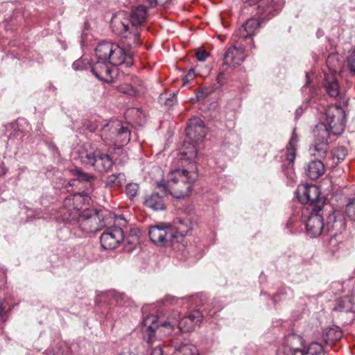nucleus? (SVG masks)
Wrapping results in <instances>:
<instances>
[{"instance_id": "b1692460", "label": "nucleus", "mask_w": 355, "mask_h": 355, "mask_svg": "<svg viewBox=\"0 0 355 355\" xmlns=\"http://www.w3.org/2000/svg\"><path fill=\"white\" fill-rule=\"evenodd\" d=\"M299 139L295 130H293L291 137L289 140L287 152H286V159L289 161V163H293L296 157V148L298 143Z\"/></svg>"}, {"instance_id": "864d4df0", "label": "nucleus", "mask_w": 355, "mask_h": 355, "mask_svg": "<svg viewBox=\"0 0 355 355\" xmlns=\"http://www.w3.org/2000/svg\"><path fill=\"white\" fill-rule=\"evenodd\" d=\"M312 89H313V90H316V89H317V88H315V87H313V88H312Z\"/></svg>"}, {"instance_id": "f8f14e48", "label": "nucleus", "mask_w": 355, "mask_h": 355, "mask_svg": "<svg viewBox=\"0 0 355 355\" xmlns=\"http://www.w3.org/2000/svg\"><path fill=\"white\" fill-rule=\"evenodd\" d=\"M102 135L110 132V139L114 143L122 146L127 144L130 140V131L129 128L124 126L120 121H111L103 125Z\"/></svg>"}, {"instance_id": "423d86ee", "label": "nucleus", "mask_w": 355, "mask_h": 355, "mask_svg": "<svg viewBox=\"0 0 355 355\" xmlns=\"http://www.w3.org/2000/svg\"><path fill=\"white\" fill-rule=\"evenodd\" d=\"M186 135L189 140L188 150L182 152V158L191 161L197 157L196 144L202 142L207 132L204 121L198 117L190 119L186 128Z\"/></svg>"}, {"instance_id": "ddd939ff", "label": "nucleus", "mask_w": 355, "mask_h": 355, "mask_svg": "<svg viewBox=\"0 0 355 355\" xmlns=\"http://www.w3.org/2000/svg\"><path fill=\"white\" fill-rule=\"evenodd\" d=\"M149 237L150 241L156 244H166L169 243L175 245V240L177 236L174 234V230L170 225L160 224L153 226L149 230Z\"/></svg>"}, {"instance_id": "4c0bfd02", "label": "nucleus", "mask_w": 355, "mask_h": 355, "mask_svg": "<svg viewBox=\"0 0 355 355\" xmlns=\"http://www.w3.org/2000/svg\"><path fill=\"white\" fill-rule=\"evenodd\" d=\"M347 66L350 71L355 74V50L347 58Z\"/></svg>"}, {"instance_id": "4468645a", "label": "nucleus", "mask_w": 355, "mask_h": 355, "mask_svg": "<svg viewBox=\"0 0 355 355\" xmlns=\"http://www.w3.org/2000/svg\"><path fill=\"white\" fill-rule=\"evenodd\" d=\"M250 4L257 3V14L261 20H269L282 8L283 0H246Z\"/></svg>"}, {"instance_id": "603ef678", "label": "nucleus", "mask_w": 355, "mask_h": 355, "mask_svg": "<svg viewBox=\"0 0 355 355\" xmlns=\"http://www.w3.org/2000/svg\"><path fill=\"white\" fill-rule=\"evenodd\" d=\"M290 225H291V222L288 221V223H287V227H290Z\"/></svg>"}, {"instance_id": "4be33fe9", "label": "nucleus", "mask_w": 355, "mask_h": 355, "mask_svg": "<svg viewBox=\"0 0 355 355\" xmlns=\"http://www.w3.org/2000/svg\"><path fill=\"white\" fill-rule=\"evenodd\" d=\"M193 229L192 223L188 218H177L175 221L174 234L177 236L175 242H178V237H184Z\"/></svg>"}, {"instance_id": "bb28decb", "label": "nucleus", "mask_w": 355, "mask_h": 355, "mask_svg": "<svg viewBox=\"0 0 355 355\" xmlns=\"http://www.w3.org/2000/svg\"><path fill=\"white\" fill-rule=\"evenodd\" d=\"M347 155V150L344 146H339L334 148L331 152V157L333 164L336 166L343 161Z\"/></svg>"}, {"instance_id": "a878e982", "label": "nucleus", "mask_w": 355, "mask_h": 355, "mask_svg": "<svg viewBox=\"0 0 355 355\" xmlns=\"http://www.w3.org/2000/svg\"><path fill=\"white\" fill-rule=\"evenodd\" d=\"M126 182L125 175L124 173H119L116 174H112L109 175L105 181V184L108 187H121Z\"/></svg>"}, {"instance_id": "393cba45", "label": "nucleus", "mask_w": 355, "mask_h": 355, "mask_svg": "<svg viewBox=\"0 0 355 355\" xmlns=\"http://www.w3.org/2000/svg\"><path fill=\"white\" fill-rule=\"evenodd\" d=\"M329 238L324 241L325 246L332 253H335L339 249L340 243V232L336 231L334 233H330L328 235Z\"/></svg>"}, {"instance_id": "9d476101", "label": "nucleus", "mask_w": 355, "mask_h": 355, "mask_svg": "<svg viewBox=\"0 0 355 355\" xmlns=\"http://www.w3.org/2000/svg\"><path fill=\"white\" fill-rule=\"evenodd\" d=\"M298 200L308 205L313 211H320L324 205V200L320 196V189L315 185H300L296 190Z\"/></svg>"}, {"instance_id": "49530a36", "label": "nucleus", "mask_w": 355, "mask_h": 355, "mask_svg": "<svg viewBox=\"0 0 355 355\" xmlns=\"http://www.w3.org/2000/svg\"><path fill=\"white\" fill-rule=\"evenodd\" d=\"M76 181V179H73V180H70L69 182H68V185L69 186H72L73 185V182Z\"/></svg>"}, {"instance_id": "20e7f679", "label": "nucleus", "mask_w": 355, "mask_h": 355, "mask_svg": "<svg viewBox=\"0 0 355 355\" xmlns=\"http://www.w3.org/2000/svg\"><path fill=\"white\" fill-rule=\"evenodd\" d=\"M96 58L107 60L110 65L125 64L130 67L133 64V55L131 52H126L124 48L110 42L99 43L95 49Z\"/></svg>"}, {"instance_id": "dca6fc26", "label": "nucleus", "mask_w": 355, "mask_h": 355, "mask_svg": "<svg viewBox=\"0 0 355 355\" xmlns=\"http://www.w3.org/2000/svg\"><path fill=\"white\" fill-rule=\"evenodd\" d=\"M157 184L160 191L146 195L144 204L146 207L155 211L164 210L166 208V197L168 195V191L165 183L159 182Z\"/></svg>"}, {"instance_id": "6e6552de", "label": "nucleus", "mask_w": 355, "mask_h": 355, "mask_svg": "<svg viewBox=\"0 0 355 355\" xmlns=\"http://www.w3.org/2000/svg\"><path fill=\"white\" fill-rule=\"evenodd\" d=\"M71 224L78 225L85 233H94L105 226L103 211L96 209L83 210Z\"/></svg>"}, {"instance_id": "c85d7f7f", "label": "nucleus", "mask_w": 355, "mask_h": 355, "mask_svg": "<svg viewBox=\"0 0 355 355\" xmlns=\"http://www.w3.org/2000/svg\"><path fill=\"white\" fill-rule=\"evenodd\" d=\"M338 225H341V221H337L335 211H332L327 217L324 230H326L329 234L334 233V230Z\"/></svg>"}, {"instance_id": "cd10ccee", "label": "nucleus", "mask_w": 355, "mask_h": 355, "mask_svg": "<svg viewBox=\"0 0 355 355\" xmlns=\"http://www.w3.org/2000/svg\"><path fill=\"white\" fill-rule=\"evenodd\" d=\"M74 176L76 177V180L81 182H87L89 184L91 189L92 190V182L96 180V177L93 175H90L83 172L78 168H76L72 171Z\"/></svg>"}, {"instance_id": "a19ab883", "label": "nucleus", "mask_w": 355, "mask_h": 355, "mask_svg": "<svg viewBox=\"0 0 355 355\" xmlns=\"http://www.w3.org/2000/svg\"><path fill=\"white\" fill-rule=\"evenodd\" d=\"M208 55V53L204 50H198L196 52L197 60L200 62L205 61Z\"/></svg>"}, {"instance_id": "8fccbe9b", "label": "nucleus", "mask_w": 355, "mask_h": 355, "mask_svg": "<svg viewBox=\"0 0 355 355\" xmlns=\"http://www.w3.org/2000/svg\"><path fill=\"white\" fill-rule=\"evenodd\" d=\"M132 239L133 240H135L136 242H137V241H138V238H137V237L132 236Z\"/></svg>"}, {"instance_id": "f257e3e1", "label": "nucleus", "mask_w": 355, "mask_h": 355, "mask_svg": "<svg viewBox=\"0 0 355 355\" xmlns=\"http://www.w3.org/2000/svg\"><path fill=\"white\" fill-rule=\"evenodd\" d=\"M320 122L313 130L315 139L310 146L311 155L324 158L329 149L330 135H340L345 130V112H320Z\"/></svg>"}, {"instance_id": "c9c22d12", "label": "nucleus", "mask_w": 355, "mask_h": 355, "mask_svg": "<svg viewBox=\"0 0 355 355\" xmlns=\"http://www.w3.org/2000/svg\"><path fill=\"white\" fill-rule=\"evenodd\" d=\"M87 64L88 63L86 62L85 60L80 58L73 62L72 67L76 71L83 70L88 68Z\"/></svg>"}, {"instance_id": "412c9836", "label": "nucleus", "mask_w": 355, "mask_h": 355, "mask_svg": "<svg viewBox=\"0 0 355 355\" xmlns=\"http://www.w3.org/2000/svg\"><path fill=\"white\" fill-rule=\"evenodd\" d=\"M107 60L97 58L96 62L91 67V71L99 80H106L111 73V68Z\"/></svg>"}, {"instance_id": "f704fd0d", "label": "nucleus", "mask_w": 355, "mask_h": 355, "mask_svg": "<svg viewBox=\"0 0 355 355\" xmlns=\"http://www.w3.org/2000/svg\"><path fill=\"white\" fill-rule=\"evenodd\" d=\"M214 92L212 88L204 87L196 92V98L199 101L210 95Z\"/></svg>"}, {"instance_id": "2f4dec72", "label": "nucleus", "mask_w": 355, "mask_h": 355, "mask_svg": "<svg viewBox=\"0 0 355 355\" xmlns=\"http://www.w3.org/2000/svg\"><path fill=\"white\" fill-rule=\"evenodd\" d=\"M139 186L137 183H129L125 187V193L130 198L135 197L139 192Z\"/></svg>"}, {"instance_id": "58836bf2", "label": "nucleus", "mask_w": 355, "mask_h": 355, "mask_svg": "<svg viewBox=\"0 0 355 355\" xmlns=\"http://www.w3.org/2000/svg\"><path fill=\"white\" fill-rule=\"evenodd\" d=\"M121 89L123 93L132 96H136L139 94V91L137 88L130 85H126L124 87H122Z\"/></svg>"}, {"instance_id": "ea45409f", "label": "nucleus", "mask_w": 355, "mask_h": 355, "mask_svg": "<svg viewBox=\"0 0 355 355\" xmlns=\"http://www.w3.org/2000/svg\"><path fill=\"white\" fill-rule=\"evenodd\" d=\"M178 301V298H176L174 296H171V295H166L162 300L163 304H168V305L169 304H174L177 303Z\"/></svg>"}, {"instance_id": "5fc2aeb1", "label": "nucleus", "mask_w": 355, "mask_h": 355, "mask_svg": "<svg viewBox=\"0 0 355 355\" xmlns=\"http://www.w3.org/2000/svg\"><path fill=\"white\" fill-rule=\"evenodd\" d=\"M118 303L119 304V305H123V304H122L121 302H119V301H118Z\"/></svg>"}, {"instance_id": "09e8293b", "label": "nucleus", "mask_w": 355, "mask_h": 355, "mask_svg": "<svg viewBox=\"0 0 355 355\" xmlns=\"http://www.w3.org/2000/svg\"><path fill=\"white\" fill-rule=\"evenodd\" d=\"M306 78H307V80H306V83L305 87H306L307 85L309 84V76H308V75H306Z\"/></svg>"}, {"instance_id": "c03bdc74", "label": "nucleus", "mask_w": 355, "mask_h": 355, "mask_svg": "<svg viewBox=\"0 0 355 355\" xmlns=\"http://www.w3.org/2000/svg\"><path fill=\"white\" fill-rule=\"evenodd\" d=\"M225 73V71H221L219 72V73L217 76V82L219 85H222L224 83V81L223 80V76Z\"/></svg>"}, {"instance_id": "7ed1b4c3", "label": "nucleus", "mask_w": 355, "mask_h": 355, "mask_svg": "<svg viewBox=\"0 0 355 355\" xmlns=\"http://www.w3.org/2000/svg\"><path fill=\"white\" fill-rule=\"evenodd\" d=\"M127 12L120 11L111 19L112 31L122 39L124 48L133 49L141 44L139 33L137 28H130Z\"/></svg>"}, {"instance_id": "3c124183", "label": "nucleus", "mask_w": 355, "mask_h": 355, "mask_svg": "<svg viewBox=\"0 0 355 355\" xmlns=\"http://www.w3.org/2000/svg\"><path fill=\"white\" fill-rule=\"evenodd\" d=\"M301 108H302V110H306V109H309V107H308V106H306H306H304V107H301Z\"/></svg>"}, {"instance_id": "72a5a7b5", "label": "nucleus", "mask_w": 355, "mask_h": 355, "mask_svg": "<svg viewBox=\"0 0 355 355\" xmlns=\"http://www.w3.org/2000/svg\"><path fill=\"white\" fill-rule=\"evenodd\" d=\"M327 336L329 342H333L334 340H338L341 338L342 331L334 329H330L327 333Z\"/></svg>"}, {"instance_id": "6ab92c4d", "label": "nucleus", "mask_w": 355, "mask_h": 355, "mask_svg": "<svg viewBox=\"0 0 355 355\" xmlns=\"http://www.w3.org/2000/svg\"><path fill=\"white\" fill-rule=\"evenodd\" d=\"M324 228L323 213L320 214V211H311L306 223L307 234L312 238L317 237L321 234Z\"/></svg>"}, {"instance_id": "9b49d317", "label": "nucleus", "mask_w": 355, "mask_h": 355, "mask_svg": "<svg viewBox=\"0 0 355 355\" xmlns=\"http://www.w3.org/2000/svg\"><path fill=\"white\" fill-rule=\"evenodd\" d=\"M178 318H175L172 320L165 321L160 326L168 329L167 334H169L174 326L178 325L180 330L182 332H189L194 329L195 327L201 321L202 315L199 311H195L187 316H184L179 320L180 315L176 313Z\"/></svg>"}, {"instance_id": "39448f33", "label": "nucleus", "mask_w": 355, "mask_h": 355, "mask_svg": "<svg viewBox=\"0 0 355 355\" xmlns=\"http://www.w3.org/2000/svg\"><path fill=\"white\" fill-rule=\"evenodd\" d=\"M195 173H191L185 169H175L168 175L167 189L168 194L176 198H182L189 195L191 190V184L197 179Z\"/></svg>"}, {"instance_id": "5701e85b", "label": "nucleus", "mask_w": 355, "mask_h": 355, "mask_svg": "<svg viewBox=\"0 0 355 355\" xmlns=\"http://www.w3.org/2000/svg\"><path fill=\"white\" fill-rule=\"evenodd\" d=\"M324 87L327 93L331 97H337L340 94V87L336 78L334 77H328L325 78Z\"/></svg>"}, {"instance_id": "37998d69", "label": "nucleus", "mask_w": 355, "mask_h": 355, "mask_svg": "<svg viewBox=\"0 0 355 355\" xmlns=\"http://www.w3.org/2000/svg\"><path fill=\"white\" fill-rule=\"evenodd\" d=\"M193 70H190V71L186 75L184 76V78H182V85H187L189 81L190 80L193 79Z\"/></svg>"}, {"instance_id": "1a4fd4ad", "label": "nucleus", "mask_w": 355, "mask_h": 355, "mask_svg": "<svg viewBox=\"0 0 355 355\" xmlns=\"http://www.w3.org/2000/svg\"><path fill=\"white\" fill-rule=\"evenodd\" d=\"M157 320L155 315H148L143 320L144 339L147 343L148 355H163L162 342L156 336V331L162 332V327Z\"/></svg>"}, {"instance_id": "7c9ffc66", "label": "nucleus", "mask_w": 355, "mask_h": 355, "mask_svg": "<svg viewBox=\"0 0 355 355\" xmlns=\"http://www.w3.org/2000/svg\"><path fill=\"white\" fill-rule=\"evenodd\" d=\"M198 350L192 345L184 344L175 351L173 355H197Z\"/></svg>"}, {"instance_id": "de8ad7c7", "label": "nucleus", "mask_w": 355, "mask_h": 355, "mask_svg": "<svg viewBox=\"0 0 355 355\" xmlns=\"http://www.w3.org/2000/svg\"><path fill=\"white\" fill-rule=\"evenodd\" d=\"M217 311H214L213 313L211 312H209L208 314L211 316H213L216 313Z\"/></svg>"}, {"instance_id": "a18cd8bd", "label": "nucleus", "mask_w": 355, "mask_h": 355, "mask_svg": "<svg viewBox=\"0 0 355 355\" xmlns=\"http://www.w3.org/2000/svg\"><path fill=\"white\" fill-rule=\"evenodd\" d=\"M174 103V99L173 98H167L166 101L165 102V104L166 105H171L173 103Z\"/></svg>"}, {"instance_id": "0eeeda50", "label": "nucleus", "mask_w": 355, "mask_h": 355, "mask_svg": "<svg viewBox=\"0 0 355 355\" xmlns=\"http://www.w3.org/2000/svg\"><path fill=\"white\" fill-rule=\"evenodd\" d=\"M78 159L82 164L92 166L94 170L100 173L108 171L114 164L112 158L108 154L91 146L87 148L84 146L78 150Z\"/></svg>"}, {"instance_id": "f3484780", "label": "nucleus", "mask_w": 355, "mask_h": 355, "mask_svg": "<svg viewBox=\"0 0 355 355\" xmlns=\"http://www.w3.org/2000/svg\"><path fill=\"white\" fill-rule=\"evenodd\" d=\"M303 338L292 333L286 336L282 349L277 355H304Z\"/></svg>"}, {"instance_id": "c756f323", "label": "nucleus", "mask_w": 355, "mask_h": 355, "mask_svg": "<svg viewBox=\"0 0 355 355\" xmlns=\"http://www.w3.org/2000/svg\"><path fill=\"white\" fill-rule=\"evenodd\" d=\"M21 134L19 126L15 123H8L5 126L4 135L8 139H12L17 137Z\"/></svg>"}, {"instance_id": "79ce46f5", "label": "nucleus", "mask_w": 355, "mask_h": 355, "mask_svg": "<svg viewBox=\"0 0 355 355\" xmlns=\"http://www.w3.org/2000/svg\"><path fill=\"white\" fill-rule=\"evenodd\" d=\"M8 319V315L4 311V307L3 306L2 302L0 301V324L4 323Z\"/></svg>"}, {"instance_id": "aec40b11", "label": "nucleus", "mask_w": 355, "mask_h": 355, "mask_svg": "<svg viewBox=\"0 0 355 355\" xmlns=\"http://www.w3.org/2000/svg\"><path fill=\"white\" fill-rule=\"evenodd\" d=\"M316 157L318 159L309 162L306 168V175L311 180H316L321 177L325 170L324 164L320 159H318L321 158Z\"/></svg>"}, {"instance_id": "a211bd4d", "label": "nucleus", "mask_w": 355, "mask_h": 355, "mask_svg": "<svg viewBox=\"0 0 355 355\" xmlns=\"http://www.w3.org/2000/svg\"><path fill=\"white\" fill-rule=\"evenodd\" d=\"M85 198L83 196L79 193L68 196L63 201V207L67 210L68 216L66 220L71 223V220L76 218L79 214L82 211L81 209L84 203Z\"/></svg>"}, {"instance_id": "473e14b6", "label": "nucleus", "mask_w": 355, "mask_h": 355, "mask_svg": "<svg viewBox=\"0 0 355 355\" xmlns=\"http://www.w3.org/2000/svg\"><path fill=\"white\" fill-rule=\"evenodd\" d=\"M345 213L349 218L355 220V198L349 201L347 205Z\"/></svg>"}, {"instance_id": "e433bc0d", "label": "nucleus", "mask_w": 355, "mask_h": 355, "mask_svg": "<svg viewBox=\"0 0 355 355\" xmlns=\"http://www.w3.org/2000/svg\"><path fill=\"white\" fill-rule=\"evenodd\" d=\"M348 105V98L345 97V96H340L338 101V102H336L335 103V108L336 110H343L345 108L347 107Z\"/></svg>"}, {"instance_id": "f03ea898", "label": "nucleus", "mask_w": 355, "mask_h": 355, "mask_svg": "<svg viewBox=\"0 0 355 355\" xmlns=\"http://www.w3.org/2000/svg\"><path fill=\"white\" fill-rule=\"evenodd\" d=\"M260 27L257 19H250L232 36L233 45L224 55V64L234 68L239 66L246 57L245 52L255 47L252 37Z\"/></svg>"}, {"instance_id": "2eb2a0df", "label": "nucleus", "mask_w": 355, "mask_h": 355, "mask_svg": "<svg viewBox=\"0 0 355 355\" xmlns=\"http://www.w3.org/2000/svg\"><path fill=\"white\" fill-rule=\"evenodd\" d=\"M122 241L130 243L128 238H125L123 231L119 227L107 228L100 237L101 245L104 250L115 249Z\"/></svg>"}]
</instances>
